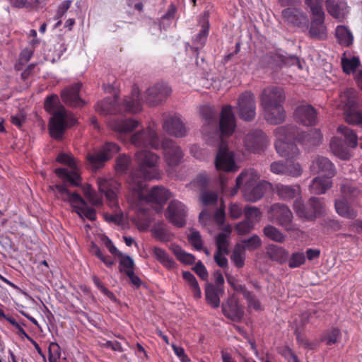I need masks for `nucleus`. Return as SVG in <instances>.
Listing matches in <instances>:
<instances>
[{"mask_svg": "<svg viewBox=\"0 0 362 362\" xmlns=\"http://www.w3.org/2000/svg\"><path fill=\"white\" fill-rule=\"evenodd\" d=\"M274 133L276 138L274 144L276 152L281 156L287 158L286 175L294 177H299L303 171L301 166L299 163L291 160L299 153V149L295 141L302 144H309L317 146L322 139L320 130L313 129L307 133L300 132L294 124H287L276 128Z\"/></svg>", "mask_w": 362, "mask_h": 362, "instance_id": "1", "label": "nucleus"}, {"mask_svg": "<svg viewBox=\"0 0 362 362\" xmlns=\"http://www.w3.org/2000/svg\"><path fill=\"white\" fill-rule=\"evenodd\" d=\"M236 127L235 118L232 106L226 105L223 106L220 114V144L215 158V167L218 170L233 172L238 168L235 161V155L233 151L228 148V144L224 138L233 134Z\"/></svg>", "mask_w": 362, "mask_h": 362, "instance_id": "2", "label": "nucleus"}, {"mask_svg": "<svg viewBox=\"0 0 362 362\" xmlns=\"http://www.w3.org/2000/svg\"><path fill=\"white\" fill-rule=\"evenodd\" d=\"M135 160L138 167L130 172L127 184L129 190L139 191L146 188L147 180L160 177V170L158 167L159 157L151 151L144 150L135 154Z\"/></svg>", "mask_w": 362, "mask_h": 362, "instance_id": "3", "label": "nucleus"}, {"mask_svg": "<svg viewBox=\"0 0 362 362\" xmlns=\"http://www.w3.org/2000/svg\"><path fill=\"white\" fill-rule=\"evenodd\" d=\"M118 99L116 96L104 98L97 103L95 109L100 115H115L122 111L136 113L141 110L139 90L136 86H134L131 95L126 97L122 106L117 104Z\"/></svg>", "mask_w": 362, "mask_h": 362, "instance_id": "4", "label": "nucleus"}, {"mask_svg": "<svg viewBox=\"0 0 362 362\" xmlns=\"http://www.w3.org/2000/svg\"><path fill=\"white\" fill-rule=\"evenodd\" d=\"M324 0H305L314 17L312 18L309 35L311 38L324 40L327 38V28L325 25V14L322 8Z\"/></svg>", "mask_w": 362, "mask_h": 362, "instance_id": "5", "label": "nucleus"}, {"mask_svg": "<svg viewBox=\"0 0 362 362\" xmlns=\"http://www.w3.org/2000/svg\"><path fill=\"white\" fill-rule=\"evenodd\" d=\"M56 160L59 163L68 165L71 168V170L64 168H56L54 170L56 175L72 186H79L81 178L74 158L69 154L61 153L57 156Z\"/></svg>", "mask_w": 362, "mask_h": 362, "instance_id": "6", "label": "nucleus"}, {"mask_svg": "<svg viewBox=\"0 0 362 362\" xmlns=\"http://www.w3.org/2000/svg\"><path fill=\"white\" fill-rule=\"evenodd\" d=\"M144 189L129 190L132 202L139 204L145 202L163 206L170 197V192L163 186L153 187L146 194H144Z\"/></svg>", "mask_w": 362, "mask_h": 362, "instance_id": "7", "label": "nucleus"}, {"mask_svg": "<svg viewBox=\"0 0 362 362\" xmlns=\"http://www.w3.org/2000/svg\"><path fill=\"white\" fill-rule=\"evenodd\" d=\"M131 143L138 148L158 149L160 147L159 138L152 126L134 133L131 137Z\"/></svg>", "mask_w": 362, "mask_h": 362, "instance_id": "8", "label": "nucleus"}, {"mask_svg": "<svg viewBox=\"0 0 362 362\" xmlns=\"http://www.w3.org/2000/svg\"><path fill=\"white\" fill-rule=\"evenodd\" d=\"M269 218L276 223L286 230H293V214L289 208L284 204L276 203L272 204L269 210Z\"/></svg>", "mask_w": 362, "mask_h": 362, "instance_id": "9", "label": "nucleus"}, {"mask_svg": "<svg viewBox=\"0 0 362 362\" xmlns=\"http://www.w3.org/2000/svg\"><path fill=\"white\" fill-rule=\"evenodd\" d=\"M200 114L204 120L202 134L211 137H220V123L218 125L217 112L212 107L204 105L201 107Z\"/></svg>", "mask_w": 362, "mask_h": 362, "instance_id": "10", "label": "nucleus"}, {"mask_svg": "<svg viewBox=\"0 0 362 362\" xmlns=\"http://www.w3.org/2000/svg\"><path fill=\"white\" fill-rule=\"evenodd\" d=\"M351 94L348 90L341 95V102L344 103V117L349 124L362 127V112L356 107L355 97Z\"/></svg>", "mask_w": 362, "mask_h": 362, "instance_id": "11", "label": "nucleus"}, {"mask_svg": "<svg viewBox=\"0 0 362 362\" xmlns=\"http://www.w3.org/2000/svg\"><path fill=\"white\" fill-rule=\"evenodd\" d=\"M97 184L99 191L104 194L110 206L114 209L118 208L117 194L120 189V183L113 179L98 178Z\"/></svg>", "mask_w": 362, "mask_h": 362, "instance_id": "12", "label": "nucleus"}, {"mask_svg": "<svg viewBox=\"0 0 362 362\" xmlns=\"http://www.w3.org/2000/svg\"><path fill=\"white\" fill-rule=\"evenodd\" d=\"M243 142L246 150L253 153L263 152L268 145L266 134L259 129H255L247 134Z\"/></svg>", "mask_w": 362, "mask_h": 362, "instance_id": "13", "label": "nucleus"}, {"mask_svg": "<svg viewBox=\"0 0 362 362\" xmlns=\"http://www.w3.org/2000/svg\"><path fill=\"white\" fill-rule=\"evenodd\" d=\"M239 117L244 121H252L256 115V103L253 93L246 91L240 95L238 102Z\"/></svg>", "mask_w": 362, "mask_h": 362, "instance_id": "14", "label": "nucleus"}, {"mask_svg": "<svg viewBox=\"0 0 362 362\" xmlns=\"http://www.w3.org/2000/svg\"><path fill=\"white\" fill-rule=\"evenodd\" d=\"M66 129V110L64 106L54 112V116L49 123V132L55 140H61L63 138Z\"/></svg>", "mask_w": 362, "mask_h": 362, "instance_id": "15", "label": "nucleus"}, {"mask_svg": "<svg viewBox=\"0 0 362 362\" xmlns=\"http://www.w3.org/2000/svg\"><path fill=\"white\" fill-rule=\"evenodd\" d=\"M161 147L163 151L164 159L169 167H175L182 163L183 153L175 141L165 139L163 141Z\"/></svg>", "mask_w": 362, "mask_h": 362, "instance_id": "16", "label": "nucleus"}, {"mask_svg": "<svg viewBox=\"0 0 362 362\" xmlns=\"http://www.w3.org/2000/svg\"><path fill=\"white\" fill-rule=\"evenodd\" d=\"M286 93L282 87L270 86L263 89L260 94V105L262 107L284 104Z\"/></svg>", "mask_w": 362, "mask_h": 362, "instance_id": "17", "label": "nucleus"}, {"mask_svg": "<svg viewBox=\"0 0 362 362\" xmlns=\"http://www.w3.org/2000/svg\"><path fill=\"white\" fill-rule=\"evenodd\" d=\"M187 210L185 206L177 200H173L170 202L165 216L174 226L182 228L185 224Z\"/></svg>", "mask_w": 362, "mask_h": 362, "instance_id": "18", "label": "nucleus"}, {"mask_svg": "<svg viewBox=\"0 0 362 362\" xmlns=\"http://www.w3.org/2000/svg\"><path fill=\"white\" fill-rule=\"evenodd\" d=\"M171 88L167 84L160 83L148 88L146 92V103L150 106L158 105L171 93Z\"/></svg>", "mask_w": 362, "mask_h": 362, "instance_id": "19", "label": "nucleus"}, {"mask_svg": "<svg viewBox=\"0 0 362 362\" xmlns=\"http://www.w3.org/2000/svg\"><path fill=\"white\" fill-rule=\"evenodd\" d=\"M81 86V83H76L66 87L62 91L61 98L66 105L74 107H81L85 105L84 101L79 95Z\"/></svg>", "mask_w": 362, "mask_h": 362, "instance_id": "20", "label": "nucleus"}, {"mask_svg": "<svg viewBox=\"0 0 362 362\" xmlns=\"http://www.w3.org/2000/svg\"><path fill=\"white\" fill-rule=\"evenodd\" d=\"M294 114L297 121L304 126H314L317 124V111L310 105H299Z\"/></svg>", "mask_w": 362, "mask_h": 362, "instance_id": "21", "label": "nucleus"}, {"mask_svg": "<svg viewBox=\"0 0 362 362\" xmlns=\"http://www.w3.org/2000/svg\"><path fill=\"white\" fill-rule=\"evenodd\" d=\"M310 168L313 173H322L324 176L334 177L337 173L333 163L329 158L320 156L312 161Z\"/></svg>", "mask_w": 362, "mask_h": 362, "instance_id": "22", "label": "nucleus"}, {"mask_svg": "<svg viewBox=\"0 0 362 362\" xmlns=\"http://www.w3.org/2000/svg\"><path fill=\"white\" fill-rule=\"evenodd\" d=\"M282 18L285 22L299 28L308 27V16L302 11L295 8H287L282 11Z\"/></svg>", "mask_w": 362, "mask_h": 362, "instance_id": "23", "label": "nucleus"}, {"mask_svg": "<svg viewBox=\"0 0 362 362\" xmlns=\"http://www.w3.org/2000/svg\"><path fill=\"white\" fill-rule=\"evenodd\" d=\"M284 104L262 107L264 118L270 124H280L286 120Z\"/></svg>", "mask_w": 362, "mask_h": 362, "instance_id": "24", "label": "nucleus"}, {"mask_svg": "<svg viewBox=\"0 0 362 362\" xmlns=\"http://www.w3.org/2000/svg\"><path fill=\"white\" fill-rule=\"evenodd\" d=\"M259 179V175L255 169L244 170L236 178L235 187L232 189L231 195H235L242 185L243 187L257 185Z\"/></svg>", "mask_w": 362, "mask_h": 362, "instance_id": "25", "label": "nucleus"}, {"mask_svg": "<svg viewBox=\"0 0 362 362\" xmlns=\"http://www.w3.org/2000/svg\"><path fill=\"white\" fill-rule=\"evenodd\" d=\"M163 127L168 134L176 137H182L185 136L187 133V129L185 124L176 115L168 116L164 119Z\"/></svg>", "mask_w": 362, "mask_h": 362, "instance_id": "26", "label": "nucleus"}, {"mask_svg": "<svg viewBox=\"0 0 362 362\" xmlns=\"http://www.w3.org/2000/svg\"><path fill=\"white\" fill-rule=\"evenodd\" d=\"M223 315L228 319L235 322H240L243 317V308L238 304V302L234 298H230L222 305Z\"/></svg>", "mask_w": 362, "mask_h": 362, "instance_id": "27", "label": "nucleus"}, {"mask_svg": "<svg viewBox=\"0 0 362 362\" xmlns=\"http://www.w3.org/2000/svg\"><path fill=\"white\" fill-rule=\"evenodd\" d=\"M327 11L333 18L341 21L349 13L345 0H326Z\"/></svg>", "mask_w": 362, "mask_h": 362, "instance_id": "28", "label": "nucleus"}, {"mask_svg": "<svg viewBox=\"0 0 362 362\" xmlns=\"http://www.w3.org/2000/svg\"><path fill=\"white\" fill-rule=\"evenodd\" d=\"M108 126L115 132L124 134L138 127L139 122L132 118L112 119L108 121Z\"/></svg>", "mask_w": 362, "mask_h": 362, "instance_id": "29", "label": "nucleus"}, {"mask_svg": "<svg viewBox=\"0 0 362 362\" xmlns=\"http://www.w3.org/2000/svg\"><path fill=\"white\" fill-rule=\"evenodd\" d=\"M266 256L270 260L282 264L287 262L288 252L281 246L272 244L266 247Z\"/></svg>", "mask_w": 362, "mask_h": 362, "instance_id": "30", "label": "nucleus"}, {"mask_svg": "<svg viewBox=\"0 0 362 362\" xmlns=\"http://www.w3.org/2000/svg\"><path fill=\"white\" fill-rule=\"evenodd\" d=\"M333 177L317 176L315 177L310 185V191L315 194H323L332 186L331 179Z\"/></svg>", "mask_w": 362, "mask_h": 362, "instance_id": "31", "label": "nucleus"}, {"mask_svg": "<svg viewBox=\"0 0 362 362\" xmlns=\"http://www.w3.org/2000/svg\"><path fill=\"white\" fill-rule=\"evenodd\" d=\"M242 191L243 196L246 201L255 202L263 197L265 186L264 183L259 182L257 185L243 187Z\"/></svg>", "mask_w": 362, "mask_h": 362, "instance_id": "32", "label": "nucleus"}, {"mask_svg": "<svg viewBox=\"0 0 362 362\" xmlns=\"http://www.w3.org/2000/svg\"><path fill=\"white\" fill-rule=\"evenodd\" d=\"M330 149L333 154L341 160H349L350 153L343 139L334 137L330 141Z\"/></svg>", "mask_w": 362, "mask_h": 362, "instance_id": "33", "label": "nucleus"}, {"mask_svg": "<svg viewBox=\"0 0 362 362\" xmlns=\"http://www.w3.org/2000/svg\"><path fill=\"white\" fill-rule=\"evenodd\" d=\"M224 293L223 288L216 287L213 284H208L205 289L206 300L212 308H217L220 305V295Z\"/></svg>", "mask_w": 362, "mask_h": 362, "instance_id": "34", "label": "nucleus"}, {"mask_svg": "<svg viewBox=\"0 0 362 362\" xmlns=\"http://www.w3.org/2000/svg\"><path fill=\"white\" fill-rule=\"evenodd\" d=\"M152 255L157 261L168 270L174 269L177 265L173 258L163 248L153 247Z\"/></svg>", "mask_w": 362, "mask_h": 362, "instance_id": "35", "label": "nucleus"}, {"mask_svg": "<svg viewBox=\"0 0 362 362\" xmlns=\"http://www.w3.org/2000/svg\"><path fill=\"white\" fill-rule=\"evenodd\" d=\"M209 12L208 11H205L203 13L202 17V28L199 30V32L197 33V35L195 36L194 38V44L199 45L200 47H203L206 42V39L209 35Z\"/></svg>", "mask_w": 362, "mask_h": 362, "instance_id": "36", "label": "nucleus"}, {"mask_svg": "<svg viewBox=\"0 0 362 362\" xmlns=\"http://www.w3.org/2000/svg\"><path fill=\"white\" fill-rule=\"evenodd\" d=\"M276 193L280 199L290 200L295 198L300 193V187L298 185L290 186L278 184L276 186Z\"/></svg>", "mask_w": 362, "mask_h": 362, "instance_id": "37", "label": "nucleus"}, {"mask_svg": "<svg viewBox=\"0 0 362 362\" xmlns=\"http://www.w3.org/2000/svg\"><path fill=\"white\" fill-rule=\"evenodd\" d=\"M170 250L176 257L178 261L182 264L191 265L195 262V257L192 254L185 252L182 247L176 244H172Z\"/></svg>", "mask_w": 362, "mask_h": 362, "instance_id": "38", "label": "nucleus"}, {"mask_svg": "<svg viewBox=\"0 0 362 362\" xmlns=\"http://www.w3.org/2000/svg\"><path fill=\"white\" fill-rule=\"evenodd\" d=\"M335 35L337 42L342 46L349 47L353 43V35L344 25H338L337 27Z\"/></svg>", "mask_w": 362, "mask_h": 362, "instance_id": "39", "label": "nucleus"}, {"mask_svg": "<svg viewBox=\"0 0 362 362\" xmlns=\"http://www.w3.org/2000/svg\"><path fill=\"white\" fill-rule=\"evenodd\" d=\"M335 209L337 214L341 216L351 219L357 216V211L348 204L346 200H337L335 202Z\"/></svg>", "mask_w": 362, "mask_h": 362, "instance_id": "40", "label": "nucleus"}, {"mask_svg": "<svg viewBox=\"0 0 362 362\" xmlns=\"http://www.w3.org/2000/svg\"><path fill=\"white\" fill-rule=\"evenodd\" d=\"M86 159L94 170L103 168L107 161L105 156L100 150L95 153H88Z\"/></svg>", "mask_w": 362, "mask_h": 362, "instance_id": "41", "label": "nucleus"}, {"mask_svg": "<svg viewBox=\"0 0 362 362\" xmlns=\"http://www.w3.org/2000/svg\"><path fill=\"white\" fill-rule=\"evenodd\" d=\"M308 213L312 214V218L308 220H315L317 216L322 214L324 210V203L322 199L317 197H311L309 199Z\"/></svg>", "mask_w": 362, "mask_h": 362, "instance_id": "42", "label": "nucleus"}, {"mask_svg": "<svg viewBox=\"0 0 362 362\" xmlns=\"http://www.w3.org/2000/svg\"><path fill=\"white\" fill-rule=\"evenodd\" d=\"M337 131L344 137V142L346 146L354 148L357 146V136L355 132L346 126L341 125Z\"/></svg>", "mask_w": 362, "mask_h": 362, "instance_id": "43", "label": "nucleus"}, {"mask_svg": "<svg viewBox=\"0 0 362 362\" xmlns=\"http://www.w3.org/2000/svg\"><path fill=\"white\" fill-rule=\"evenodd\" d=\"M341 337V331L337 327H332L325 330L320 338L321 341L325 342L328 346L335 344Z\"/></svg>", "mask_w": 362, "mask_h": 362, "instance_id": "44", "label": "nucleus"}, {"mask_svg": "<svg viewBox=\"0 0 362 362\" xmlns=\"http://www.w3.org/2000/svg\"><path fill=\"white\" fill-rule=\"evenodd\" d=\"M263 233L267 238L276 243H281L286 239L285 235L278 228L272 225L266 226L263 229Z\"/></svg>", "mask_w": 362, "mask_h": 362, "instance_id": "45", "label": "nucleus"}, {"mask_svg": "<svg viewBox=\"0 0 362 362\" xmlns=\"http://www.w3.org/2000/svg\"><path fill=\"white\" fill-rule=\"evenodd\" d=\"M153 237L163 243L169 242L173 238V234L163 226L156 225L152 229Z\"/></svg>", "mask_w": 362, "mask_h": 362, "instance_id": "46", "label": "nucleus"}, {"mask_svg": "<svg viewBox=\"0 0 362 362\" xmlns=\"http://www.w3.org/2000/svg\"><path fill=\"white\" fill-rule=\"evenodd\" d=\"M132 158L129 155L120 154L116 158L115 168L117 173L125 174L131 164Z\"/></svg>", "mask_w": 362, "mask_h": 362, "instance_id": "47", "label": "nucleus"}, {"mask_svg": "<svg viewBox=\"0 0 362 362\" xmlns=\"http://www.w3.org/2000/svg\"><path fill=\"white\" fill-rule=\"evenodd\" d=\"M182 278L190 286L193 292L194 297L197 299L200 298L202 292L195 276L190 272L185 271L182 272Z\"/></svg>", "mask_w": 362, "mask_h": 362, "instance_id": "48", "label": "nucleus"}, {"mask_svg": "<svg viewBox=\"0 0 362 362\" xmlns=\"http://www.w3.org/2000/svg\"><path fill=\"white\" fill-rule=\"evenodd\" d=\"M62 105H59V100L57 95L52 94L46 98L44 103L45 110L54 116V112L57 111Z\"/></svg>", "mask_w": 362, "mask_h": 362, "instance_id": "49", "label": "nucleus"}, {"mask_svg": "<svg viewBox=\"0 0 362 362\" xmlns=\"http://www.w3.org/2000/svg\"><path fill=\"white\" fill-rule=\"evenodd\" d=\"M75 212H76L80 217H86L90 221H94L96 218L95 209L89 207L86 202L81 206H75Z\"/></svg>", "mask_w": 362, "mask_h": 362, "instance_id": "50", "label": "nucleus"}, {"mask_svg": "<svg viewBox=\"0 0 362 362\" xmlns=\"http://www.w3.org/2000/svg\"><path fill=\"white\" fill-rule=\"evenodd\" d=\"M262 245V240L260 238L254 235L248 239L243 240L242 241L241 249L245 252V250L249 251H254L258 249Z\"/></svg>", "mask_w": 362, "mask_h": 362, "instance_id": "51", "label": "nucleus"}, {"mask_svg": "<svg viewBox=\"0 0 362 362\" xmlns=\"http://www.w3.org/2000/svg\"><path fill=\"white\" fill-rule=\"evenodd\" d=\"M119 257V270L120 272H124L127 275L128 272L134 271L135 264L133 259L130 256L122 254V256Z\"/></svg>", "mask_w": 362, "mask_h": 362, "instance_id": "52", "label": "nucleus"}, {"mask_svg": "<svg viewBox=\"0 0 362 362\" xmlns=\"http://www.w3.org/2000/svg\"><path fill=\"white\" fill-rule=\"evenodd\" d=\"M341 192L345 199L356 197L359 194L358 189L350 181H345L341 185Z\"/></svg>", "mask_w": 362, "mask_h": 362, "instance_id": "53", "label": "nucleus"}, {"mask_svg": "<svg viewBox=\"0 0 362 362\" xmlns=\"http://www.w3.org/2000/svg\"><path fill=\"white\" fill-rule=\"evenodd\" d=\"M293 210L301 218L307 220L312 218V214L308 213V205H305L301 199H296L293 203Z\"/></svg>", "mask_w": 362, "mask_h": 362, "instance_id": "54", "label": "nucleus"}, {"mask_svg": "<svg viewBox=\"0 0 362 362\" xmlns=\"http://www.w3.org/2000/svg\"><path fill=\"white\" fill-rule=\"evenodd\" d=\"M306 257L303 252H295L288 257V264L291 269L300 267L305 264Z\"/></svg>", "mask_w": 362, "mask_h": 362, "instance_id": "55", "label": "nucleus"}, {"mask_svg": "<svg viewBox=\"0 0 362 362\" xmlns=\"http://www.w3.org/2000/svg\"><path fill=\"white\" fill-rule=\"evenodd\" d=\"M119 150V146L113 142H105L100 149L102 153L105 156L107 160L111 159L115 154H117Z\"/></svg>", "mask_w": 362, "mask_h": 362, "instance_id": "56", "label": "nucleus"}, {"mask_svg": "<svg viewBox=\"0 0 362 362\" xmlns=\"http://www.w3.org/2000/svg\"><path fill=\"white\" fill-rule=\"evenodd\" d=\"M228 234H225L224 233H220L216 238L217 250L216 252H223L225 255H228L229 253L228 250Z\"/></svg>", "mask_w": 362, "mask_h": 362, "instance_id": "57", "label": "nucleus"}, {"mask_svg": "<svg viewBox=\"0 0 362 362\" xmlns=\"http://www.w3.org/2000/svg\"><path fill=\"white\" fill-rule=\"evenodd\" d=\"M341 66L343 71L346 74H349L351 71H354L360 66V61L356 57H353L351 59H342Z\"/></svg>", "mask_w": 362, "mask_h": 362, "instance_id": "58", "label": "nucleus"}, {"mask_svg": "<svg viewBox=\"0 0 362 362\" xmlns=\"http://www.w3.org/2000/svg\"><path fill=\"white\" fill-rule=\"evenodd\" d=\"M62 356L61 347L57 342H51L48 347V361L59 362Z\"/></svg>", "mask_w": 362, "mask_h": 362, "instance_id": "59", "label": "nucleus"}, {"mask_svg": "<svg viewBox=\"0 0 362 362\" xmlns=\"http://www.w3.org/2000/svg\"><path fill=\"white\" fill-rule=\"evenodd\" d=\"M245 219L252 221H259L262 216L259 209L255 206H246L244 209Z\"/></svg>", "mask_w": 362, "mask_h": 362, "instance_id": "60", "label": "nucleus"}, {"mask_svg": "<svg viewBox=\"0 0 362 362\" xmlns=\"http://www.w3.org/2000/svg\"><path fill=\"white\" fill-rule=\"evenodd\" d=\"M188 241L195 250L198 251L203 250V240L199 231L192 229L188 235Z\"/></svg>", "mask_w": 362, "mask_h": 362, "instance_id": "61", "label": "nucleus"}, {"mask_svg": "<svg viewBox=\"0 0 362 362\" xmlns=\"http://www.w3.org/2000/svg\"><path fill=\"white\" fill-rule=\"evenodd\" d=\"M244 253L245 252L241 249L240 245H237L234 248L231 255V259L238 268H242L245 264Z\"/></svg>", "mask_w": 362, "mask_h": 362, "instance_id": "62", "label": "nucleus"}, {"mask_svg": "<svg viewBox=\"0 0 362 362\" xmlns=\"http://www.w3.org/2000/svg\"><path fill=\"white\" fill-rule=\"evenodd\" d=\"M254 228V224L252 221L244 220L235 226V229L238 235H245L249 233Z\"/></svg>", "mask_w": 362, "mask_h": 362, "instance_id": "63", "label": "nucleus"}, {"mask_svg": "<svg viewBox=\"0 0 362 362\" xmlns=\"http://www.w3.org/2000/svg\"><path fill=\"white\" fill-rule=\"evenodd\" d=\"M63 199L70 202L74 209L75 206H81L86 203V201L77 192H69L66 197H63Z\"/></svg>", "mask_w": 362, "mask_h": 362, "instance_id": "64", "label": "nucleus"}]
</instances>
